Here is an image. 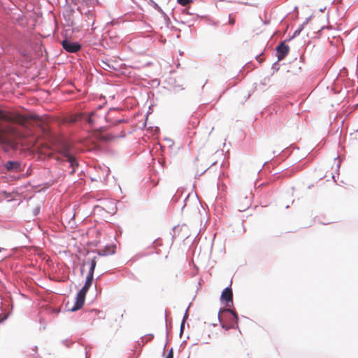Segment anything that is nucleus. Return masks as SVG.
<instances>
[{"label": "nucleus", "mask_w": 358, "mask_h": 358, "mask_svg": "<svg viewBox=\"0 0 358 358\" xmlns=\"http://www.w3.org/2000/svg\"><path fill=\"white\" fill-rule=\"evenodd\" d=\"M0 120L10 121L11 117L4 111L0 110ZM0 144L3 145V149L7 151L10 148H14L15 144L13 139V129L8 127H0Z\"/></svg>", "instance_id": "nucleus-1"}, {"label": "nucleus", "mask_w": 358, "mask_h": 358, "mask_svg": "<svg viewBox=\"0 0 358 358\" xmlns=\"http://www.w3.org/2000/svg\"><path fill=\"white\" fill-rule=\"evenodd\" d=\"M218 317L222 327L225 330L235 328L238 325V315L234 310L230 308L220 310Z\"/></svg>", "instance_id": "nucleus-2"}, {"label": "nucleus", "mask_w": 358, "mask_h": 358, "mask_svg": "<svg viewBox=\"0 0 358 358\" xmlns=\"http://www.w3.org/2000/svg\"><path fill=\"white\" fill-rule=\"evenodd\" d=\"M59 153L62 157H64L67 162H69L70 166L72 168L71 173L73 174L78 164L76 162L75 157L71 153L69 146L64 145L62 148H60Z\"/></svg>", "instance_id": "nucleus-3"}, {"label": "nucleus", "mask_w": 358, "mask_h": 358, "mask_svg": "<svg viewBox=\"0 0 358 358\" xmlns=\"http://www.w3.org/2000/svg\"><path fill=\"white\" fill-rule=\"evenodd\" d=\"M89 289L86 288L85 286L79 291L76 298L75 305L71 308V311H76L80 309L85 300V296Z\"/></svg>", "instance_id": "nucleus-4"}, {"label": "nucleus", "mask_w": 358, "mask_h": 358, "mask_svg": "<svg viewBox=\"0 0 358 358\" xmlns=\"http://www.w3.org/2000/svg\"><path fill=\"white\" fill-rule=\"evenodd\" d=\"M63 48L69 52L74 53L78 52L81 49V45L77 42H72L68 39H65L62 42Z\"/></svg>", "instance_id": "nucleus-5"}, {"label": "nucleus", "mask_w": 358, "mask_h": 358, "mask_svg": "<svg viewBox=\"0 0 358 358\" xmlns=\"http://www.w3.org/2000/svg\"><path fill=\"white\" fill-rule=\"evenodd\" d=\"M289 47L285 44V42H282L276 48V56L278 61L282 60L289 53Z\"/></svg>", "instance_id": "nucleus-6"}, {"label": "nucleus", "mask_w": 358, "mask_h": 358, "mask_svg": "<svg viewBox=\"0 0 358 358\" xmlns=\"http://www.w3.org/2000/svg\"><path fill=\"white\" fill-rule=\"evenodd\" d=\"M221 300L227 302L226 306H230L229 303H232L233 294L231 289L227 287L224 289L221 295Z\"/></svg>", "instance_id": "nucleus-7"}, {"label": "nucleus", "mask_w": 358, "mask_h": 358, "mask_svg": "<svg viewBox=\"0 0 358 358\" xmlns=\"http://www.w3.org/2000/svg\"><path fill=\"white\" fill-rule=\"evenodd\" d=\"M5 167L10 171L17 172L21 171V164L17 162L8 161L6 163Z\"/></svg>", "instance_id": "nucleus-8"}, {"label": "nucleus", "mask_w": 358, "mask_h": 358, "mask_svg": "<svg viewBox=\"0 0 358 358\" xmlns=\"http://www.w3.org/2000/svg\"><path fill=\"white\" fill-rule=\"evenodd\" d=\"M118 136L110 134H101L100 133L98 136V138L103 141H110L115 138H117Z\"/></svg>", "instance_id": "nucleus-9"}, {"label": "nucleus", "mask_w": 358, "mask_h": 358, "mask_svg": "<svg viewBox=\"0 0 358 358\" xmlns=\"http://www.w3.org/2000/svg\"><path fill=\"white\" fill-rule=\"evenodd\" d=\"M113 253H114V248L111 247H106L105 249L98 250V255L99 256H106Z\"/></svg>", "instance_id": "nucleus-10"}, {"label": "nucleus", "mask_w": 358, "mask_h": 358, "mask_svg": "<svg viewBox=\"0 0 358 358\" xmlns=\"http://www.w3.org/2000/svg\"><path fill=\"white\" fill-rule=\"evenodd\" d=\"M96 265V257H94L90 261V271H89L87 275H91L94 276V271Z\"/></svg>", "instance_id": "nucleus-11"}, {"label": "nucleus", "mask_w": 358, "mask_h": 358, "mask_svg": "<svg viewBox=\"0 0 358 358\" xmlns=\"http://www.w3.org/2000/svg\"><path fill=\"white\" fill-rule=\"evenodd\" d=\"M96 116L97 115L92 112L88 116H87V122L91 124V125H94V124L96 122Z\"/></svg>", "instance_id": "nucleus-12"}, {"label": "nucleus", "mask_w": 358, "mask_h": 358, "mask_svg": "<svg viewBox=\"0 0 358 358\" xmlns=\"http://www.w3.org/2000/svg\"><path fill=\"white\" fill-rule=\"evenodd\" d=\"M92 281H93V276L91 275H87L84 286L86 288L90 289V287L92 285Z\"/></svg>", "instance_id": "nucleus-13"}, {"label": "nucleus", "mask_w": 358, "mask_h": 358, "mask_svg": "<svg viewBox=\"0 0 358 358\" xmlns=\"http://www.w3.org/2000/svg\"><path fill=\"white\" fill-rule=\"evenodd\" d=\"M50 150V147L46 145V144H43L41 148V152L45 155H50V153L48 152V150Z\"/></svg>", "instance_id": "nucleus-14"}, {"label": "nucleus", "mask_w": 358, "mask_h": 358, "mask_svg": "<svg viewBox=\"0 0 358 358\" xmlns=\"http://www.w3.org/2000/svg\"><path fill=\"white\" fill-rule=\"evenodd\" d=\"M178 2L182 6H186L190 2V1L189 0H178Z\"/></svg>", "instance_id": "nucleus-15"}, {"label": "nucleus", "mask_w": 358, "mask_h": 358, "mask_svg": "<svg viewBox=\"0 0 358 358\" xmlns=\"http://www.w3.org/2000/svg\"><path fill=\"white\" fill-rule=\"evenodd\" d=\"M173 350L171 349L169 352L168 353V355H166V358H173Z\"/></svg>", "instance_id": "nucleus-16"}, {"label": "nucleus", "mask_w": 358, "mask_h": 358, "mask_svg": "<svg viewBox=\"0 0 358 358\" xmlns=\"http://www.w3.org/2000/svg\"><path fill=\"white\" fill-rule=\"evenodd\" d=\"M31 350H32L33 352L36 354L37 353V347H34V348H32Z\"/></svg>", "instance_id": "nucleus-17"}, {"label": "nucleus", "mask_w": 358, "mask_h": 358, "mask_svg": "<svg viewBox=\"0 0 358 358\" xmlns=\"http://www.w3.org/2000/svg\"><path fill=\"white\" fill-rule=\"evenodd\" d=\"M124 122V120H118L116 122V123H118V124H119V123H122V122Z\"/></svg>", "instance_id": "nucleus-18"}, {"label": "nucleus", "mask_w": 358, "mask_h": 358, "mask_svg": "<svg viewBox=\"0 0 358 358\" xmlns=\"http://www.w3.org/2000/svg\"><path fill=\"white\" fill-rule=\"evenodd\" d=\"M245 210V208H241V209H240L239 210H240V211H244Z\"/></svg>", "instance_id": "nucleus-19"}]
</instances>
